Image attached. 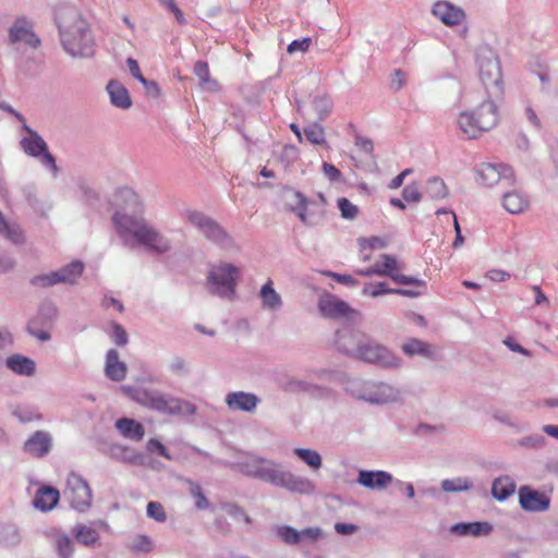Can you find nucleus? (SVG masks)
Listing matches in <instances>:
<instances>
[{"instance_id":"obj_1","label":"nucleus","mask_w":558,"mask_h":558,"mask_svg":"<svg viewBox=\"0 0 558 558\" xmlns=\"http://www.w3.org/2000/svg\"><path fill=\"white\" fill-rule=\"evenodd\" d=\"M116 197L117 202L125 203V206L112 216V222L123 246L130 250L143 247L156 255L170 251L171 240L142 216L140 197L133 190L120 189Z\"/></svg>"},{"instance_id":"obj_2","label":"nucleus","mask_w":558,"mask_h":558,"mask_svg":"<svg viewBox=\"0 0 558 558\" xmlns=\"http://www.w3.org/2000/svg\"><path fill=\"white\" fill-rule=\"evenodd\" d=\"M62 49L72 58L90 59L96 41L88 21L73 5L60 4L53 11Z\"/></svg>"},{"instance_id":"obj_3","label":"nucleus","mask_w":558,"mask_h":558,"mask_svg":"<svg viewBox=\"0 0 558 558\" xmlns=\"http://www.w3.org/2000/svg\"><path fill=\"white\" fill-rule=\"evenodd\" d=\"M233 468L247 477L291 493L311 495L315 492V485L310 478L293 474L276 460L251 456L244 461L236 462Z\"/></svg>"},{"instance_id":"obj_4","label":"nucleus","mask_w":558,"mask_h":558,"mask_svg":"<svg viewBox=\"0 0 558 558\" xmlns=\"http://www.w3.org/2000/svg\"><path fill=\"white\" fill-rule=\"evenodd\" d=\"M345 338H352V329L345 328L335 332V345L339 352L381 368L397 369L401 367L402 359L387 347L374 340L359 342L356 345L352 342L351 345H347L343 342Z\"/></svg>"},{"instance_id":"obj_5","label":"nucleus","mask_w":558,"mask_h":558,"mask_svg":"<svg viewBox=\"0 0 558 558\" xmlns=\"http://www.w3.org/2000/svg\"><path fill=\"white\" fill-rule=\"evenodd\" d=\"M240 268L230 263L211 266L207 276L208 292L220 298L231 299L240 277Z\"/></svg>"},{"instance_id":"obj_6","label":"nucleus","mask_w":558,"mask_h":558,"mask_svg":"<svg viewBox=\"0 0 558 558\" xmlns=\"http://www.w3.org/2000/svg\"><path fill=\"white\" fill-rule=\"evenodd\" d=\"M480 110H485V117H476L474 112H461L458 118L460 130L468 136V138H476L483 132L493 129L498 121L497 106L493 100H484L480 105Z\"/></svg>"},{"instance_id":"obj_7","label":"nucleus","mask_w":558,"mask_h":558,"mask_svg":"<svg viewBox=\"0 0 558 558\" xmlns=\"http://www.w3.org/2000/svg\"><path fill=\"white\" fill-rule=\"evenodd\" d=\"M185 217L202 234L215 245L230 250L234 246L232 236L215 219L197 210H186Z\"/></svg>"},{"instance_id":"obj_8","label":"nucleus","mask_w":558,"mask_h":558,"mask_svg":"<svg viewBox=\"0 0 558 558\" xmlns=\"http://www.w3.org/2000/svg\"><path fill=\"white\" fill-rule=\"evenodd\" d=\"M480 80L486 90L485 100L498 99L504 95V82L500 62L497 57L481 58L478 60Z\"/></svg>"},{"instance_id":"obj_9","label":"nucleus","mask_w":558,"mask_h":558,"mask_svg":"<svg viewBox=\"0 0 558 558\" xmlns=\"http://www.w3.org/2000/svg\"><path fill=\"white\" fill-rule=\"evenodd\" d=\"M63 494L76 511L85 512L90 508L93 493L88 483L80 474L71 472L68 475Z\"/></svg>"},{"instance_id":"obj_10","label":"nucleus","mask_w":558,"mask_h":558,"mask_svg":"<svg viewBox=\"0 0 558 558\" xmlns=\"http://www.w3.org/2000/svg\"><path fill=\"white\" fill-rule=\"evenodd\" d=\"M58 317V307L52 302L40 304L37 314L32 317L26 326L27 332L41 342L50 340L51 336L44 328H48Z\"/></svg>"},{"instance_id":"obj_11","label":"nucleus","mask_w":558,"mask_h":558,"mask_svg":"<svg viewBox=\"0 0 558 558\" xmlns=\"http://www.w3.org/2000/svg\"><path fill=\"white\" fill-rule=\"evenodd\" d=\"M477 182L484 186L490 187L499 182L509 186L515 184L513 169L505 163H481L475 169Z\"/></svg>"},{"instance_id":"obj_12","label":"nucleus","mask_w":558,"mask_h":558,"mask_svg":"<svg viewBox=\"0 0 558 558\" xmlns=\"http://www.w3.org/2000/svg\"><path fill=\"white\" fill-rule=\"evenodd\" d=\"M317 307L319 313L329 319H351L356 315V311L349 303L327 291L319 296Z\"/></svg>"},{"instance_id":"obj_13","label":"nucleus","mask_w":558,"mask_h":558,"mask_svg":"<svg viewBox=\"0 0 558 558\" xmlns=\"http://www.w3.org/2000/svg\"><path fill=\"white\" fill-rule=\"evenodd\" d=\"M380 259L381 262L377 263L380 276L389 277L399 286H414L416 288H422L424 291L426 290L427 283L425 280L397 272V270H399V265L393 255L381 254Z\"/></svg>"},{"instance_id":"obj_14","label":"nucleus","mask_w":558,"mask_h":558,"mask_svg":"<svg viewBox=\"0 0 558 558\" xmlns=\"http://www.w3.org/2000/svg\"><path fill=\"white\" fill-rule=\"evenodd\" d=\"M11 44L24 43L37 49L41 45L40 38L34 32V23L26 16H17L8 31Z\"/></svg>"},{"instance_id":"obj_15","label":"nucleus","mask_w":558,"mask_h":558,"mask_svg":"<svg viewBox=\"0 0 558 558\" xmlns=\"http://www.w3.org/2000/svg\"><path fill=\"white\" fill-rule=\"evenodd\" d=\"M519 505L527 512H543L549 509L550 498L544 492L529 485H523L518 490Z\"/></svg>"},{"instance_id":"obj_16","label":"nucleus","mask_w":558,"mask_h":558,"mask_svg":"<svg viewBox=\"0 0 558 558\" xmlns=\"http://www.w3.org/2000/svg\"><path fill=\"white\" fill-rule=\"evenodd\" d=\"M121 389L137 403L166 412L169 409L168 401L158 391L143 389L133 386H122Z\"/></svg>"},{"instance_id":"obj_17","label":"nucleus","mask_w":558,"mask_h":558,"mask_svg":"<svg viewBox=\"0 0 558 558\" xmlns=\"http://www.w3.org/2000/svg\"><path fill=\"white\" fill-rule=\"evenodd\" d=\"M275 535L280 538L287 545H298L303 538H310L316 541L322 536L320 527H306L302 531H298L291 525H277L275 527Z\"/></svg>"},{"instance_id":"obj_18","label":"nucleus","mask_w":558,"mask_h":558,"mask_svg":"<svg viewBox=\"0 0 558 558\" xmlns=\"http://www.w3.org/2000/svg\"><path fill=\"white\" fill-rule=\"evenodd\" d=\"M52 448V437L48 432L37 430L24 442L23 449L26 453L36 457H46Z\"/></svg>"},{"instance_id":"obj_19","label":"nucleus","mask_w":558,"mask_h":558,"mask_svg":"<svg viewBox=\"0 0 558 558\" xmlns=\"http://www.w3.org/2000/svg\"><path fill=\"white\" fill-rule=\"evenodd\" d=\"M432 14L447 26L459 25L465 17L461 8L448 1H437L432 8Z\"/></svg>"},{"instance_id":"obj_20","label":"nucleus","mask_w":558,"mask_h":558,"mask_svg":"<svg viewBox=\"0 0 558 558\" xmlns=\"http://www.w3.org/2000/svg\"><path fill=\"white\" fill-rule=\"evenodd\" d=\"M356 482L365 488L381 490L393 483V477L383 470H360Z\"/></svg>"},{"instance_id":"obj_21","label":"nucleus","mask_w":558,"mask_h":558,"mask_svg":"<svg viewBox=\"0 0 558 558\" xmlns=\"http://www.w3.org/2000/svg\"><path fill=\"white\" fill-rule=\"evenodd\" d=\"M424 291L407 288H390L386 282L366 283L362 289L363 295H369L372 298H378L384 294H397L407 298H417L422 295Z\"/></svg>"},{"instance_id":"obj_22","label":"nucleus","mask_w":558,"mask_h":558,"mask_svg":"<svg viewBox=\"0 0 558 558\" xmlns=\"http://www.w3.org/2000/svg\"><path fill=\"white\" fill-rule=\"evenodd\" d=\"M399 391L386 383H371L366 393V402L371 404H386L398 399Z\"/></svg>"},{"instance_id":"obj_23","label":"nucleus","mask_w":558,"mask_h":558,"mask_svg":"<svg viewBox=\"0 0 558 558\" xmlns=\"http://www.w3.org/2000/svg\"><path fill=\"white\" fill-rule=\"evenodd\" d=\"M259 401L255 393L245 391H233L226 396V404L232 411L253 412Z\"/></svg>"},{"instance_id":"obj_24","label":"nucleus","mask_w":558,"mask_h":558,"mask_svg":"<svg viewBox=\"0 0 558 558\" xmlns=\"http://www.w3.org/2000/svg\"><path fill=\"white\" fill-rule=\"evenodd\" d=\"M450 532L458 536H486L493 532V525L486 521L459 522L450 526Z\"/></svg>"},{"instance_id":"obj_25","label":"nucleus","mask_w":558,"mask_h":558,"mask_svg":"<svg viewBox=\"0 0 558 558\" xmlns=\"http://www.w3.org/2000/svg\"><path fill=\"white\" fill-rule=\"evenodd\" d=\"M23 130L27 133V136L23 137L20 142L24 153L31 157H39V155L46 151L48 147L45 140L26 123L23 124Z\"/></svg>"},{"instance_id":"obj_26","label":"nucleus","mask_w":558,"mask_h":558,"mask_svg":"<svg viewBox=\"0 0 558 558\" xmlns=\"http://www.w3.org/2000/svg\"><path fill=\"white\" fill-rule=\"evenodd\" d=\"M282 390L290 393H307L311 397H324L327 392V389L310 383L307 380H302L298 378H289L282 386Z\"/></svg>"},{"instance_id":"obj_27","label":"nucleus","mask_w":558,"mask_h":558,"mask_svg":"<svg viewBox=\"0 0 558 558\" xmlns=\"http://www.w3.org/2000/svg\"><path fill=\"white\" fill-rule=\"evenodd\" d=\"M106 89L113 107L125 110L132 106L129 90L119 81L111 80Z\"/></svg>"},{"instance_id":"obj_28","label":"nucleus","mask_w":558,"mask_h":558,"mask_svg":"<svg viewBox=\"0 0 558 558\" xmlns=\"http://www.w3.org/2000/svg\"><path fill=\"white\" fill-rule=\"evenodd\" d=\"M126 365L119 360V353L110 349L106 354L105 375L112 381H121L126 376Z\"/></svg>"},{"instance_id":"obj_29","label":"nucleus","mask_w":558,"mask_h":558,"mask_svg":"<svg viewBox=\"0 0 558 558\" xmlns=\"http://www.w3.org/2000/svg\"><path fill=\"white\" fill-rule=\"evenodd\" d=\"M59 498L60 494L58 489L50 486H44L37 490L33 505L36 509L49 511L56 507Z\"/></svg>"},{"instance_id":"obj_30","label":"nucleus","mask_w":558,"mask_h":558,"mask_svg":"<svg viewBox=\"0 0 558 558\" xmlns=\"http://www.w3.org/2000/svg\"><path fill=\"white\" fill-rule=\"evenodd\" d=\"M116 427L123 437L134 441L142 440L145 435L143 425L133 418H119L116 422Z\"/></svg>"},{"instance_id":"obj_31","label":"nucleus","mask_w":558,"mask_h":558,"mask_svg":"<svg viewBox=\"0 0 558 558\" xmlns=\"http://www.w3.org/2000/svg\"><path fill=\"white\" fill-rule=\"evenodd\" d=\"M515 492V482L509 475H501L493 481L492 495L498 501L507 500Z\"/></svg>"},{"instance_id":"obj_32","label":"nucleus","mask_w":558,"mask_h":558,"mask_svg":"<svg viewBox=\"0 0 558 558\" xmlns=\"http://www.w3.org/2000/svg\"><path fill=\"white\" fill-rule=\"evenodd\" d=\"M284 192L291 194L293 201L288 204L289 210L296 214L299 219L303 222H307V206L310 205L308 198L292 187H284Z\"/></svg>"},{"instance_id":"obj_33","label":"nucleus","mask_w":558,"mask_h":558,"mask_svg":"<svg viewBox=\"0 0 558 558\" xmlns=\"http://www.w3.org/2000/svg\"><path fill=\"white\" fill-rule=\"evenodd\" d=\"M259 298L263 307L266 310L278 311L282 306V299L280 294L274 289V283L270 279L262 286Z\"/></svg>"},{"instance_id":"obj_34","label":"nucleus","mask_w":558,"mask_h":558,"mask_svg":"<svg viewBox=\"0 0 558 558\" xmlns=\"http://www.w3.org/2000/svg\"><path fill=\"white\" fill-rule=\"evenodd\" d=\"M0 235L14 244H23L25 242L24 231L17 222L8 221L0 211Z\"/></svg>"},{"instance_id":"obj_35","label":"nucleus","mask_w":558,"mask_h":558,"mask_svg":"<svg viewBox=\"0 0 558 558\" xmlns=\"http://www.w3.org/2000/svg\"><path fill=\"white\" fill-rule=\"evenodd\" d=\"M502 206L510 214H520L529 206V199L521 192H506L502 195Z\"/></svg>"},{"instance_id":"obj_36","label":"nucleus","mask_w":558,"mask_h":558,"mask_svg":"<svg viewBox=\"0 0 558 558\" xmlns=\"http://www.w3.org/2000/svg\"><path fill=\"white\" fill-rule=\"evenodd\" d=\"M7 366L19 375L31 376L35 373V362L21 354H14L7 359Z\"/></svg>"},{"instance_id":"obj_37","label":"nucleus","mask_w":558,"mask_h":558,"mask_svg":"<svg viewBox=\"0 0 558 558\" xmlns=\"http://www.w3.org/2000/svg\"><path fill=\"white\" fill-rule=\"evenodd\" d=\"M181 481L185 485L186 492L194 498V507L197 510H206L210 507V502L198 483L189 478H181Z\"/></svg>"},{"instance_id":"obj_38","label":"nucleus","mask_w":558,"mask_h":558,"mask_svg":"<svg viewBox=\"0 0 558 558\" xmlns=\"http://www.w3.org/2000/svg\"><path fill=\"white\" fill-rule=\"evenodd\" d=\"M83 270L84 264L80 260H74L68 264L66 266L56 270V274L58 275L57 279L59 280V283L73 284L82 275Z\"/></svg>"},{"instance_id":"obj_39","label":"nucleus","mask_w":558,"mask_h":558,"mask_svg":"<svg viewBox=\"0 0 558 558\" xmlns=\"http://www.w3.org/2000/svg\"><path fill=\"white\" fill-rule=\"evenodd\" d=\"M401 349L408 356L420 355L428 359L433 356L432 347L417 338H410L402 344Z\"/></svg>"},{"instance_id":"obj_40","label":"nucleus","mask_w":558,"mask_h":558,"mask_svg":"<svg viewBox=\"0 0 558 558\" xmlns=\"http://www.w3.org/2000/svg\"><path fill=\"white\" fill-rule=\"evenodd\" d=\"M21 542L17 526L11 522H0V545L15 546Z\"/></svg>"},{"instance_id":"obj_41","label":"nucleus","mask_w":558,"mask_h":558,"mask_svg":"<svg viewBox=\"0 0 558 558\" xmlns=\"http://www.w3.org/2000/svg\"><path fill=\"white\" fill-rule=\"evenodd\" d=\"M425 194L432 199H442L449 194L445 181L439 177H430L426 181Z\"/></svg>"},{"instance_id":"obj_42","label":"nucleus","mask_w":558,"mask_h":558,"mask_svg":"<svg viewBox=\"0 0 558 558\" xmlns=\"http://www.w3.org/2000/svg\"><path fill=\"white\" fill-rule=\"evenodd\" d=\"M73 534L75 535L77 542L85 546H93L99 539L98 532L94 527L85 524H77L73 529Z\"/></svg>"},{"instance_id":"obj_43","label":"nucleus","mask_w":558,"mask_h":558,"mask_svg":"<svg viewBox=\"0 0 558 558\" xmlns=\"http://www.w3.org/2000/svg\"><path fill=\"white\" fill-rule=\"evenodd\" d=\"M313 109L317 114V121H325L331 113L333 102L327 95H317L312 101Z\"/></svg>"},{"instance_id":"obj_44","label":"nucleus","mask_w":558,"mask_h":558,"mask_svg":"<svg viewBox=\"0 0 558 558\" xmlns=\"http://www.w3.org/2000/svg\"><path fill=\"white\" fill-rule=\"evenodd\" d=\"M293 453L313 470H318L323 464L322 457L316 450L295 448Z\"/></svg>"},{"instance_id":"obj_45","label":"nucleus","mask_w":558,"mask_h":558,"mask_svg":"<svg viewBox=\"0 0 558 558\" xmlns=\"http://www.w3.org/2000/svg\"><path fill=\"white\" fill-rule=\"evenodd\" d=\"M322 121H315L305 126L303 133L306 140L314 145H326L325 130L320 124Z\"/></svg>"},{"instance_id":"obj_46","label":"nucleus","mask_w":558,"mask_h":558,"mask_svg":"<svg viewBox=\"0 0 558 558\" xmlns=\"http://www.w3.org/2000/svg\"><path fill=\"white\" fill-rule=\"evenodd\" d=\"M197 407L182 399L177 398V416L182 417L186 423H195Z\"/></svg>"},{"instance_id":"obj_47","label":"nucleus","mask_w":558,"mask_h":558,"mask_svg":"<svg viewBox=\"0 0 558 558\" xmlns=\"http://www.w3.org/2000/svg\"><path fill=\"white\" fill-rule=\"evenodd\" d=\"M473 483L468 477H456L452 480H444L441 488L446 493H459L472 488Z\"/></svg>"},{"instance_id":"obj_48","label":"nucleus","mask_w":558,"mask_h":558,"mask_svg":"<svg viewBox=\"0 0 558 558\" xmlns=\"http://www.w3.org/2000/svg\"><path fill=\"white\" fill-rule=\"evenodd\" d=\"M371 386V381H363L360 379L350 380L347 384V391L359 400H366V393L368 392V388Z\"/></svg>"},{"instance_id":"obj_49","label":"nucleus","mask_w":558,"mask_h":558,"mask_svg":"<svg viewBox=\"0 0 558 558\" xmlns=\"http://www.w3.org/2000/svg\"><path fill=\"white\" fill-rule=\"evenodd\" d=\"M56 549L61 558H70L73 554V543L71 538L61 534L56 537Z\"/></svg>"},{"instance_id":"obj_50","label":"nucleus","mask_w":558,"mask_h":558,"mask_svg":"<svg viewBox=\"0 0 558 558\" xmlns=\"http://www.w3.org/2000/svg\"><path fill=\"white\" fill-rule=\"evenodd\" d=\"M337 203L342 218L353 220L357 217L359 207L351 203L347 197L338 198Z\"/></svg>"},{"instance_id":"obj_51","label":"nucleus","mask_w":558,"mask_h":558,"mask_svg":"<svg viewBox=\"0 0 558 558\" xmlns=\"http://www.w3.org/2000/svg\"><path fill=\"white\" fill-rule=\"evenodd\" d=\"M57 278L58 275L56 274V271H50L48 274L34 276L31 279V284L37 288H48L59 283V280Z\"/></svg>"},{"instance_id":"obj_52","label":"nucleus","mask_w":558,"mask_h":558,"mask_svg":"<svg viewBox=\"0 0 558 558\" xmlns=\"http://www.w3.org/2000/svg\"><path fill=\"white\" fill-rule=\"evenodd\" d=\"M13 415L21 423H29L33 421H40L43 418L41 414L34 408H17L14 410Z\"/></svg>"},{"instance_id":"obj_53","label":"nucleus","mask_w":558,"mask_h":558,"mask_svg":"<svg viewBox=\"0 0 558 558\" xmlns=\"http://www.w3.org/2000/svg\"><path fill=\"white\" fill-rule=\"evenodd\" d=\"M111 340L119 347H123L128 343L129 338L125 329L119 323H111Z\"/></svg>"},{"instance_id":"obj_54","label":"nucleus","mask_w":558,"mask_h":558,"mask_svg":"<svg viewBox=\"0 0 558 558\" xmlns=\"http://www.w3.org/2000/svg\"><path fill=\"white\" fill-rule=\"evenodd\" d=\"M423 194L418 190V186L415 182L408 184L402 190V198L408 203H420L422 201Z\"/></svg>"},{"instance_id":"obj_55","label":"nucleus","mask_w":558,"mask_h":558,"mask_svg":"<svg viewBox=\"0 0 558 558\" xmlns=\"http://www.w3.org/2000/svg\"><path fill=\"white\" fill-rule=\"evenodd\" d=\"M226 513L234 519H243L245 523H251V518L245 513L243 508L234 502L223 505Z\"/></svg>"},{"instance_id":"obj_56","label":"nucleus","mask_w":558,"mask_h":558,"mask_svg":"<svg viewBox=\"0 0 558 558\" xmlns=\"http://www.w3.org/2000/svg\"><path fill=\"white\" fill-rule=\"evenodd\" d=\"M130 548H131V550L137 551V553H148L151 550L153 545H151V541L148 536L138 535L134 538Z\"/></svg>"},{"instance_id":"obj_57","label":"nucleus","mask_w":558,"mask_h":558,"mask_svg":"<svg viewBox=\"0 0 558 558\" xmlns=\"http://www.w3.org/2000/svg\"><path fill=\"white\" fill-rule=\"evenodd\" d=\"M323 275L333 279L338 283L345 284L349 287H353L359 283V281L355 278H353L351 275L338 274V272H333L331 270H325V271H323Z\"/></svg>"},{"instance_id":"obj_58","label":"nucleus","mask_w":558,"mask_h":558,"mask_svg":"<svg viewBox=\"0 0 558 558\" xmlns=\"http://www.w3.org/2000/svg\"><path fill=\"white\" fill-rule=\"evenodd\" d=\"M312 39L310 37H303L301 39H294L288 46V53L293 54L295 52H305L311 46Z\"/></svg>"},{"instance_id":"obj_59","label":"nucleus","mask_w":558,"mask_h":558,"mask_svg":"<svg viewBox=\"0 0 558 558\" xmlns=\"http://www.w3.org/2000/svg\"><path fill=\"white\" fill-rule=\"evenodd\" d=\"M147 515L151 519H155L158 522H163L166 520V514L162 506L156 501L148 502Z\"/></svg>"},{"instance_id":"obj_60","label":"nucleus","mask_w":558,"mask_h":558,"mask_svg":"<svg viewBox=\"0 0 558 558\" xmlns=\"http://www.w3.org/2000/svg\"><path fill=\"white\" fill-rule=\"evenodd\" d=\"M322 169L325 177L328 178V180L331 182H338L342 179L341 171L332 163L324 161L322 165Z\"/></svg>"},{"instance_id":"obj_61","label":"nucleus","mask_w":558,"mask_h":558,"mask_svg":"<svg viewBox=\"0 0 558 558\" xmlns=\"http://www.w3.org/2000/svg\"><path fill=\"white\" fill-rule=\"evenodd\" d=\"M193 71L194 74L198 77V84H203L205 80L210 77L208 63L206 61H196Z\"/></svg>"},{"instance_id":"obj_62","label":"nucleus","mask_w":558,"mask_h":558,"mask_svg":"<svg viewBox=\"0 0 558 558\" xmlns=\"http://www.w3.org/2000/svg\"><path fill=\"white\" fill-rule=\"evenodd\" d=\"M546 438L543 435H530L520 440V445L529 448H541L545 445Z\"/></svg>"},{"instance_id":"obj_63","label":"nucleus","mask_w":558,"mask_h":558,"mask_svg":"<svg viewBox=\"0 0 558 558\" xmlns=\"http://www.w3.org/2000/svg\"><path fill=\"white\" fill-rule=\"evenodd\" d=\"M43 166L51 170V172L56 175L58 173V167L56 163L54 157L50 154L48 150V147L46 148V151L41 153L39 157H37Z\"/></svg>"},{"instance_id":"obj_64","label":"nucleus","mask_w":558,"mask_h":558,"mask_svg":"<svg viewBox=\"0 0 558 558\" xmlns=\"http://www.w3.org/2000/svg\"><path fill=\"white\" fill-rule=\"evenodd\" d=\"M147 450L150 453H156L158 456L165 457L167 459H171L170 454L168 453L166 447L157 439H150L147 442Z\"/></svg>"}]
</instances>
